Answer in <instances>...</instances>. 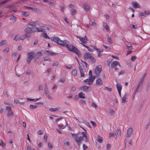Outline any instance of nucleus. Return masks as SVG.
Wrapping results in <instances>:
<instances>
[{
	"mask_svg": "<svg viewBox=\"0 0 150 150\" xmlns=\"http://www.w3.org/2000/svg\"><path fill=\"white\" fill-rule=\"evenodd\" d=\"M81 134L83 135V137H84L85 138H87V133L86 132H82Z\"/></svg>",
	"mask_w": 150,
	"mask_h": 150,
	"instance_id": "44",
	"label": "nucleus"
},
{
	"mask_svg": "<svg viewBox=\"0 0 150 150\" xmlns=\"http://www.w3.org/2000/svg\"><path fill=\"white\" fill-rule=\"evenodd\" d=\"M80 74L81 76L82 77H83L85 76V74H84V71L82 68H79Z\"/></svg>",
	"mask_w": 150,
	"mask_h": 150,
	"instance_id": "21",
	"label": "nucleus"
},
{
	"mask_svg": "<svg viewBox=\"0 0 150 150\" xmlns=\"http://www.w3.org/2000/svg\"><path fill=\"white\" fill-rule=\"evenodd\" d=\"M27 56L30 59H32L35 58V53L33 52H28L27 53Z\"/></svg>",
	"mask_w": 150,
	"mask_h": 150,
	"instance_id": "9",
	"label": "nucleus"
},
{
	"mask_svg": "<svg viewBox=\"0 0 150 150\" xmlns=\"http://www.w3.org/2000/svg\"><path fill=\"white\" fill-rule=\"evenodd\" d=\"M131 28L132 29H137V26H135L134 25H132V26H131Z\"/></svg>",
	"mask_w": 150,
	"mask_h": 150,
	"instance_id": "60",
	"label": "nucleus"
},
{
	"mask_svg": "<svg viewBox=\"0 0 150 150\" xmlns=\"http://www.w3.org/2000/svg\"><path fill=\"white\" fill-rule=\"evenodd\" d=\"M32 60V59H30V58L28 57V58L27 60V63L28 64H29L30 63Z\"/></svg>",
	"mask_w": 150,
	"mask_h": 150,
	"instance_id": "54",
	"label": "nucleus"
},
{
	"mask_svg": "<svg viewBox=\"0 0 150 150\" xmlns=\"http://www.w3.org/2000/svg\"><path fill=\"white\" fill-rule=\"evenodd\" d=\"M92 106L95 108H97L98 107V105L94 102L92 103Z\"/></svg>",
	"mask_w": 150,
	"mask_h": 150,
	"instance_id": "61",
	"label": "nucleus"
},
{
	"mask_svg": "<svg viewBox=\"0 0 150 150\" xmlns=\"http://www.w3.org/2000/svg\"><path fill=\"white\" fill-rule=\"evenodd\" d=\"M72 74L74 76H76L77 75V71L76 69H73L72 72Z\"/></svg>",
	"mask_w": 150,
	"mask_h": 150,
	"instance_id": "36",
	"label": "nucleus"
},
{
	"mask_svg": "<svg viewBox=\"0 0 150 150\" xmlns=\"http://www.w3.org/2000/svg\"><path fill=\"white\" fill-rule=\"evenodd\" d=\"M59 64L56 61H54L53 63V66H57Z\"/></svg>",
	"mask_w": 150,
	"mask_h": 150,
	"instance_id": "63",
	"label": "nucleus"
},
{
	"mask_svg": "<svg viewBox=\"0 0 150 150\" xmlns=\"http://www.w3.org/2000/svg\"><path fill=\"white\" fill-rule=\"evenodd\" d=\"M40 99V98L33 99L30 98H27V99L28 100H30V101H35L38 100H39Z\"/></svg>",
	"mask_w": 150,
	"mask_h": 150,
	"instance_id": "40",
	"label": "nucleus"
},
{
	"mask_svg": "<svg viewBox=\"0 0 150 150\" xmlns=\"http://www.w3.org/2000/svg\"><path fill=\"white\" fill-rule=\"evenodd\" d=\"M94 49L97 52H98L99 53L103 52V50L101 49L100 50V49H98L96 47H94Z\"/></svg>",
	"mask_w": 150,
	"mask_h": 150,
	"instance_id": "38",
	"label": "nucleus"
},
{
	"mask_svg": "<svg viewBox=\"0 0 150 150\" xmlns=\"http://www.w3.org/2000/svg\"><path fill=\"white\" fill-rule=\"evenodd\" d=\"M102 81L101 79L100 78H98L96 80V84L98 86H100L102 84Z\"/></svg>",
	"mask_w": 150,
	"mask_h": 150,
	"instance_id": "11",
	"label": "nucleus"
},
{
	"mask_svg": "<svg viewBox=\"0 0 150 150\" xmlns=\"http://www.w3.org/2000/svg\"><path fill=\"white\" fill-rule=\"evenodd\" d=\"M104 88L105 90H107L109 91H111L112 90V88H109L107 87H105Z\"/></svg>",
	"mask_w": 150,
	"mask_h": 150,
	"instance_id": "58",
	"label": "nucleus"
},
{
	"mask_svg": "<svg viewBox=\"0 0 150 150\" xmlns=\"http://www.w3.org/2000/svg\"><path fill=\"white\" fill-rule=\"evenodd\" d=\"M107 40L108 42L110 44H112V40L110 38L108 37L107 38Z\"/></svg>",
	"mask_w": 150,
	"mask_h": 150,
	"instance_id": "51",
	"label": "nucleus"
},
{
	"mask_svg": "<svg viewBox=\"0 0 150 150\" xmlns=\"http://www.w3.org/2000/svg\"><path fill=\"white\" fill-rule=\"evenodd\" d=\"M72 136L75 139V142L79 146L81 144L82 141L83 140V137L80 136L78 137V135L75 134L73 133L71 134Z\"/></svg>",
	"mask_w": 150,
	"mask_h": 150,
	"instance_id": "3",
	"label": "nucleus"
},
{
	"mask_svg": "<svg viewBox=\"0 0 150 150\" xmlns=\"http://www.w3.org/2000/svg\"><path fill=\"white\" fill-rule=\"evenodd\" d=\"M103 138L100 137L99 135L98 136V139L97 141L100 143H102L103 142Z\"/></svg>",
	"mask_w": 150,
	"mask_h": 150,
	"instance_id": "25",
	"label": "nucleus"
},
{
	"mask_svg": "<svg viewBox=\"0 0 150 150\" xmlns=\"http://www.w3.org/2000/svg\"><path fill=\"white\" fill-rule=\"evenodd\" d=\"M17 19V18L15 16H14L13 15V16L11 17L10 19V20H14L15 21Z\"/></svg>",
	"mask_w": 150,
	"mask_h": 150,
	"instance_id": "57",
	"label": "nucleus"
},
{
	"mask_svg": "<svg viewBox=\"0 0 150 150\" xmlns=\"http://www.w3.org/2000/svg\"><path fill=\"white\" fill-rule=\"evenodd\" d=\"M64 144H66L67 146H69L70 145V144L68 141H64Z\"/></svg>",
	"mask_w": 150,
	"mask_h": 150,
	"instance_id": "45",
	"label": "nucleus"
},
{
	"mask_svg": "<svg viewBox=\"0 0 150 150\" xmlns=\"http://www.w3.org/2000/svg\"><path fill=\"white\" fill-rule=\"evenodd\" d=\"M126 96V94H125L122 98V103H125L126 102V100L127 99V98Z\"/></svg>",
	"mask_w": 150,
	"mask_h": 150,
	"instance_id": "37",
	"label": "nucleus"
},
{
	"mask_svg": "<svg viewBox=\"0 0 150 150\" xmlns=\"http://www.w3.org/2000/svg\"><path fill=\"white\" fill-rule=\"evenodd\" d=\"M35 23L34 22H33L29 23L28 24V25H30L31 26V27H27L25 30V31L27 33H31L36 31V30H34L35 29Z\"/></svg>",
	"mask_w": 150,
	"mask_h": 150,
	"instance_id": "2",
	"label": "nucleus"
},
{
	"mask_svg": "<svg viewBox=\"0 0 150 150\" xmlns=\"http://www.w3.org/2000/svg\"><path fill=\"white\" fill-rule=\"evenodd\" d=\"M34 30H36V31H35V32H42V30L41 29H39L37 28H35Z\"/></svg>",
	"mask_w": 150,
	"mask_h": 150,
	"instance_id": "47",
	"label": "nucleus"
},
{
	"mask_svg": "<svg viewBox=\"0 0 150 150\" xmlns=\"http://www.w3.org/2000/svg\"><path fill=\"white\" fill-rule=\"evenodd\" d=\"M26 33L25 35H24V36H25V38H27V37H30L31 36L30 34H28L30 33H27V32Z\"/></svg>",
	"mask_w": 150,
	"mask_h": 150,
	"instance_id": "48",
	"label": "nucleus"
},
{
	"mask_svg": "<svg viewBox=\"0 0 150 150\" xmlns=\"http://www.w3.org/2000/svg\"><path fill=\"white\" fill-rule=\"evenodd\" d=\"M132 5L133 6L134 8H140L139 5L136 2H134V1H133L132 3Z\"/></svg>",
	"mask_w": 150,
	"mask_h": 150,
	"instance_id": "17",
	"label": "nucleus"
},
{
	"mask_svg": "<svg viewBox=\"0 0 150 150\" xmlns=\"http://www.w3.org/2000/svg\"><path fill=\"white\" fill-rule=\"evenodd\" d=\"M42 55V54L41 52H38L35 54V58L36 59H39Z\"/></svg>",
	"mask_w": 150,
	"mask_h": 150,
	"instance_id": "12",
	"label": "nucleus"
},
{
	"mask_svg": "<svg viewBox=\"0 0 150 150\" xmlns=\"http://www.w3.org/2000/svg\"><path fill=\"white\" fill-rule=\"evenodd\" d=\"M112 59H109L107 60V62L108 65H109L112 61Z\"/></svg>",
	"mask_w": 150,
	"mask_h": 150,
	"instance_id": "62",
	"label": "nucleus"
},
{
	"mask_svg": "<svg viewBox=\"0 0 150 150\" xmlns=\"http://www.w3.org/2000/svg\"><path fill=\"white\" fill-rule=\"evenodd\" d=\"M76 10L75 9H71V13L72 15H74L76 13Z\"/></svg>",
	"mask_w": 150,
	"mask_h": 150,
	"instance_id": "35",
	"label": "nucleus"
},
{
	"mask_svg": "<svg viewBox=\"0 0 150 150\" xmlns=\"http://www.w3.org/2000/svg\"><path fill=\"white\" fill-rule=\"evenodd\" d=\"M51 40L56 43L58 45L63 47H66L69 51L75 52L78 56L81 55L80 51L72 44L68 45L66 41H62L61 40L60 38L58 37H52L51 38Z\"/></svg>",
	"mask_w": 150,
	"mask_h": 150,
	"instance_id": "1",
	"label": "nucleus"
},
{
	"mask_svg": "<svg viewBox=\"0 0 150 150\" xmlns=\"http://www.w3.org/2000/svg\"><path fill=\"white\" fill-rule=\"evenodd\" d=\"M101 66L100 65L96 67L94 70V73L97 76H99L100 73L102 71Z\"/></svg>",
	"mask_w": 150,
	"mask_h": 150,
	"instance_id": "4",
	"label": "nucleus"
},
{
	"mask_svg": "<svg viewBox=\"0 0 150 150\" xmlns=\"http://www.w3.org/2000/svg\"><path fill=\"white\" fill-rule=\"evenodd\" d=\"M44 53L47 55H56L58 54L54 52H51L50 50H45L44 51Z\"/></svg>",
	"mask_w": 150,
	"mask_h": 150,
	"instance_id": "10",
	"label": "nucleus"
},
{
	"mask_svg": "<svg viewBox=\"0 0 150 150\" xmlns=\"http://www.w3.org/2000/svg\"><path fill=\"white\" fill-rule=\"evenodd\" d=\"M136 58L137 57L135 56H132L131 57V59L132 61L133 62Z\"/></svg>",
	"mask_w": 150,
	"mask_h": 150,
	"instance_id": "42",
	"label": "nucleus"
},
{
	"mask_svg": "<svg viewBox=\"0 0 150 150\" xmlns=\"http://www.w3.org/2000/svg\"><path fill=\"white\" fill-rule=\"evenodd\" d=\"M58 126L60 129H63L64 128L66 127V125L62 126V125H58Z\"/></svg>",
	"mask_w": 150,
	"mask_h": 150,
	"instance_id": "50",
	"label": "nucleus"
},
{
	"mask_svg": "<svg viewBox=\"0 0 150 150\" xmlns=\"http://www.w3.org/2000/svg\"><path fill=\"white\" fill-rule=\"evenodd\" d=\"M116 132L117 133V134L119 135L120 136L121 135V131L120 130V129L119 127H117V129Z\"/></svg>",
	"mask_w": 150,
	"mask_h": 150,
	"instance_id": "33",
	"label": "nucleus"
},
{
	"mask_svg": "<svg viewBox=\"0 0 150 150\" xmlns=\"http://www.w3.org/2000/svg\"><path fill=\"white\" fill-rule=\"evenodd\" d=\"M45 92H47L49 91L48 88H47V85L46 83H45Z\"/></svg>",
	"mask_w": 150,
	"mask_h": 150,
	"instance_id": "43",
	"label": "nucleus"
},
{
	"mask_svg": "<svg viewBox=\"0 0 150 150\" xmlns=\"http://www.w3.org/2000/svg\"><path fill=\"white\" fill-rule=\"evenodd\" d=\"M83 8L85 10L87 11L90 9V5L87 4H85L83 5Z\"/></svg>",
	"mask_w": 150,
	"mask_h": 150,
	"instance_id": "14",
	"label": "nucleus"
},
{
	"mask_svg": "<svg viewBox=\"0 0 150 150\" xmlns=\"http://www.w3.org/2000/svg\"><path fill=\"white\" fill-rule=\"evenodd\" d=\"M90 25H92L93 27H94L96 25V23L94 21H91L90 22Z\"/></svg>",
	"mask_w": 150,
	"mask_h": 150,
	"instance_id": "30",
	"label": "nucleus"
},
{
	"mask_svg": "<svg viewBox=\"0 0 150 150\" xmlns=\"http://www.w3.org/2000/svg\"><path fill=\"white\" fill-rule=\"evenodd\" d=\"M44 60L45 61H51V59L50 58H48L47 57H45L44 58Z\"/></svg>",
	"mask_w": 150,
	"mask_h": 150,
	"instance_id": "46",
	"label": "nucleus"
},
{
	"mask_svg": "<svg viewBox=\"0 0 150 150\" xmlns=\"http://www.w3.org/2000/svg\"><path fill=\"white\" fill-rule=\"evenodd\" d=\"M91 124H92V125H93V126L94 127H96V123L94 122H93L92 121H91Z\"/></svg>",
	"mask_w": 150,
	"mask_h": 150,
	"instance_id": "64",
	"label": "nucleus"
},
{
	"mask_svg": "<svg viewBox=\"0 0 150 150\" xmlns=\"http://www.w3.org/2000/svg\"><path fill=\"white\" fill-rule=\"evenodd\" d=\"M19 35L18 34L16 35V36L14 38V40L16 41H17V40L19 38Z\"/></svg>",
	"mask_w": 150,
	"mask_h": 150,
	"instance_id": "52",
	"label": "nucleus"
},
{
	"mask_svg": "<svg viewBox=\"0 0 150 150\" xmlns=\"http://www.w3.org/2000/svg\"><path fill=\"white\" fill-rule=\"evenodd\" d=\"M7 42L6 40H2L0 42V46H1L5 44Z\"/></svg>",
	"mask_w": 150,
	"mask_h": 150,
	"instance_id": "27",
	"label": "nucleus"
},
{
	"mask_svg": "<svg viewBox=\"0 0 150 150\" xmlns=\"http://www.w3.org/2000/svg\"><path fill=\"white\" fill-rule=\"evenodd\" d=\"M79 68H84V65L82 63L79 62Z\"/></svg>",
	"mask_w": 150,
	"mask_h": 150,
	"instance_id": "49",
	"label": "nucleus"
},
{
	"mask_svg": "<svg viewBox=\"0 0 150 150\" xmlns=\"http://www.w3.org/2000/svg\"><path fill=\"white\" fill-rule=\"evenodd\" d=\"M90 59L91 60V62L92 64H93L95 62L96 60L93 57L91 56Z\"/></svg>",
	"mask_w": 150,
	"mask_h": 150,
	"instance_id": "26",
	"label": "nucleus"
},
{
	"mask_svg": "<svg viewBox=\"0 0 150 150\" xmlns=\"http://www.w3.org/2000/svg\"><path fill=\"white\" fill-rule=\"evenodd\" d=\"M48 147L50 149H52L53 148L52 146L51 143L50 142H48Z\"/></svg>",
	"mask_w": 150,
	"mask_h": 150,
	"instance_id": "56",
	"label": "nucleus"
},
{
	"mask_svg": "<svg viewBox=\"0 0 150 150\" xmlns=\"http://www.w3.org/2000/svg\"><path fill=\"white\" fill-rule=\"evenodd\" d=\"M43 36L44 37V38L45 39H50V37H49L47 35V33H45L43 34Z\"/></svg>",
	"mask_w": 150,
	"mask_h": 150,
	"instance_id": "31",
	"label": "nucleus"
},
{
	"mask_svg": "<svg viewBox=\"0 0 150 150\" xmlns=\"http://www.w3.org/2000/svg\"><path fill=\"white\" fill-rule=\"evenodd\" d=\"M59 109V108H50L49 109V110L51 111L54 112Z\"/></svg>",
	"mask_w": 150,
	"mask_h": 150,
	"instance_id": "32",
	"label": "nucleus"
},
{
	"mask_svg": "<svg viewBox=\"0 0 150 150\" xmlns=\"http://www.w3.org/2000/svg\"><path fill=\"white\" fill-rule=\"evenodd\" d=\"M80 88L81 89H83V91L86 92H88L91 90V86H83L81 87H80Z\"/></svg>",
	"mask_w": 150,
	"mask_h": 150,
	"instance_id": "6",
	"label": "nucleus"
},
{
	"mask_svg": "<svg viewBox=\"0 0 150 150\" xmlns=\"http://www.w3.org/2000/svg\"><path fill=\"white\" fill-rule=\"evenodd\" d=\"M43 132L42 130H39L38 132V134L40 135H41L42 134H43Z\"/></svg>",
	"mask_w": 150,
	"mask_h": 150,
	"instance_id": "59",
	"label": "nucleus"
},
{
	"mask_svg": "<svg viewBox=\"0 0 150 150\" xmlns=\"http://www.w3.org/2000/svg\"><path fill=\"white\" fill-rule=\"evenodd\" d=\"M22 14L25 17L28 16L30 15V13L28 11H23Z\"/></svg>",
	"mask_w": 150,
	"mask_h": 150,
	"instance_id": "23",
	"label": "nucleus"
},
{
	"mask_svg": "<svg viewBox=\"0 0 150 150\" xmlns=\"http://www.w3.org/2000/svg\"><path fill=\"white\" fill-rule=\"evenodd\" d=\"M150 87V80H149L147 84V86H146V89L147 90H148Z\"/></svg>",
	"mask_w": 150,
	"mask_h": 150,
	"instance_id": "41",
	"label": "nucleus"
},
{
	"mask_svg": "<svg viewBox=\"0 0 150 150\" xmlns=\"http://www.w3.org/2000/svg\"><path fill=\"white\" fill-rule=\"evenodd\" d=\"M142 88V86H139V85H137V87L136 88V90L135 91V92L134 93V94L133 98L134 97V95L135 94V93L136 92H140Z\"/></svg>",
	"mask_w": 150,
	"mask_h": 150,
	"instance_id": "13",
	"label": "nucleus"
},
{
	"mask_svg": "<svg viewBox=\"0 0 150 150\" xmlns=\"http://www.w3.org/2000/svg\"><path fill=\"white\" fill-rule=\"evenodd\" d=\"M45 93L46 96L47 97H48L49 99H51L52 98V97L51 96V93H49L48 92H45Z\"/></svg>",
	"mask_w": 150,
	"mask_h": 150,
	"instance_id": "24",
	"label": "nucleus"
},
{
	"mask_svg": "<svg viewBox=\"0 0 150 150\" xmlns=\"http://www.w3.org/2000/svg\"><path fill=\"white\" fill-rule=\"evenodd\" d=\"M19 99L21 100H23V101H20L18 99L15 98L14 100V102L16 104L19 103L20 104H23L25 103V100L24 99L21 98H19Z\"/></svg>",
	"mask_w": 150,
	"mask_h": 150,
	"instance_id": "7",
	"label": "nucleus"
},
{
	"mask_svg": "<svg viewBox=\"0 0 150 150\" xmlns=\"http://www.w3.org/2000/svg\"><path fill=\"white\" fill-rule=\"evenodd\" d=\"M6 109L8 111V113L7 114V116L12 117L13 116V113L11 108L9 106H7Z\"/></svg>",
	"mask_w": 150,
	"mask_h": 150,
	"instance_id": "5",
	"label": "nucleus"
},
{
	"mask_svg": "<svg viewBox=\"0 0 150 150\" xmlns=\"http://www.w3.org/2000/svg\"><path fill=\"white\" fill-rule=\"evenodd\" d=\"M9 1V0H6L2 1H1L0 2V5H1L4 4H5L7 2H8Z\"/></svg>",
	"mask_w": 150,
	"mask_h": 150,
	"instance_id": "39",
	"label": "nucleus"
},
{
	"mask_svg": "<svg viewBox=\"0 0 150 150\" xmlns=\"http://www.w3.org/2000/svg\"><path fill=\"white\" fill-rule=\"evenodd\" d=\"M132 132V127H129L127 130V133L131 134Z\"/></svg>",
	"mask_w": 150,
	"mask_h": 150,
	"instance_id": "29",
	"label": "nucleus"
},
{
	"mask_svg": "<svg viewBox=\"0 0 150 150\" xmlns=\"http://www.w3.org/2000/svg\"><path fill=\"white\" fill-rule=\"evenodd\" d=\"M115 112L114 110L112 109L110 110V113L111 115H113L114 113Z\"/></svg>",
	"mask_w": 150,
	"mask_h": 150,
	"instance_id": "55",
	"label": "nucleus"
},
{
	"mask_svg": "<svg viewBox=\"0 0 150 150\" xmlns=\"http://www.w3.org/2000/svg\"><path fill=\"white\" fill-rule=\"evenodd\" d=\"M1 146H2V147L3 148H4V147H5V145H6L5 143H4L2 141H1Z\"/></svg>",
	"mask_w": 150,
	"mask_h": 150,
	"instance_id": "53",
	"label": "nucleus"
},
{
	"mask_svg": "<svg viewBox=\"0 0 150 150\" xmlns=\"http://www.w3.org/2000/svg\"><path fill=\"white\" fill-rule=\"evenodd\" d=\"M91 56V54L89 53H86L84 54L83 57L85 59H90Z\"/></svg>",
	"mask_w": 150,
	"mask_h": 150,
	"instance_id": "15",
	"label": "nucleus"
},
{
	"mask_svg": "<svg viewBox=\"0 0 150 150\" xmlns=\"http://www.w3.org/2000/svg\"><path fill=\"white\" fill-rule=\"evenodd\" d=\"M76 37L80 40L82 43L86 44L87 43V41L84 40L83 38H81L80 36H76Z\"/></svg>",
	"mask_w": 150,
	"mask_h": 150,
	"instance_id": "18",
	"label": "nucleus"
},
{
	"mask_svg": "<svg viewBox=\"0 0 150 150\" xmlns=\"http://www.w3.org/2000/svg\"><path fill=\"white\" fill-rule=\"evenodd\" d=\"M116 86L118 91H121L122 89V86L121 85L118 83H117Z\"/></svg>",
	"mask_w": 150,
	"mask_h": 150,
	"instance_id": "22",
	"label": "nucleus"
},
{
	"mask_svg": "<svg viewBox=\"0 0 150 150\" xmlns=\"http://www.w3.org/2000/svg\"><path fill=\"white\" fill-rule=\"evenodd\" d=\"M144 80V79H143V78H142L141 79L139 82L138 85H139V86H142V84L143 83Z\"/></svg>",
	"mask_w": 150,
	"mask_h": 150,
	"instance_id": "34",
	"label": "nucleus"
},
{
	"mask_svg": "<svg viewBox=\"0 0 150 150\" xmlns=\"http://www.w3.org/2000/svg\"><path fill=\"white\" fill-rule=\"evenodd\" d=\"M103 26L104 28L106 30L107 32H109L110 31V29L109 28L108 26L107 25L106 23L103 22Z\"/></svg>",
	"mask_w": 150,
	"mask_h": 150,
	"instance_id": "20",
	"label": "nucleus"
},
{
	"mask_svg": "<svg viewBox=\"0 0 150 150\" xmlns=\"http://www.w3.org/2000/svg\"><path fill=\"white\" fill-rule=\"evenodd\" d=\"M85 94L83 92H81L78 94V97L79 98H85L86 97L85 96Z\"/></svg>",
	"mask_w": 150,
	"mask_h": 150,
	"instance_id": "19",
	"label": "nucleus"
},
{
	"mask_svg": "<svg viewBox=\"0 0 150 150\" xmlns=\"http://www.w3.org/2000/svg\"><path fill=\"white\" fill-rule=\"evenodd\" d=\"M118 65L119 67H121V66L120 63L117 61H115L112 63L111 64V68H113L116 66Z\"/></svg>",
	"mask_w": 150,
	"mask_h": 150,
	"instance_id": "8",
	"label": "nucleus"
},
{
	"mask_svg": "<svg viewBox=\"0 0 150 150\" xmlns=\"http://www.w3.org/2000/svg\"><path fill=\"white\" fill-rule=\"evenodd\" d=\"M92 76H90L89 77L88 79L89 80L87 83L89 85H91L92 84L94 81V80Z\"/></svg>",
	"mask_w": 150,
	"mask_h": 150,
	"instance_id": "16",
	"label": "nucleus"
},
{
	"mask_svg": "<svg viewBox=\"0 0 150 150\" xmlns=\"http://www.w3.org/2000/svg\"><path fill=\"white\" fill-rule=\"evenodd\" d=\"M37 107H38V106L35 105L31 104L30 105V108L31 109H34L36 108Z\"/></svg>",
	"mask_w": 150,
	"mask_h": 150,
	"instance_id": "28",
	"label": "nucleus"
}]
</instances>
